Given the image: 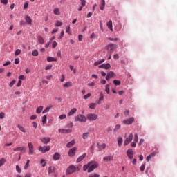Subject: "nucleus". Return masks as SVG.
Listing matches in <instances>:
<instances>
[{
    "label": "nucleus",
    "mask_w": 177,
    "mask_h": 177,
    "mask_svg": "<svg viewBox=\"0 0 177 177\" xmlns=\"http://www.w3.org/2000/svg\"><path fill=\"white\" fill-rule=\"evenodd\" d=\"M16 171L18 172V174L21 173V169H20V167H19V165H16Z\"/></svg>",
    "instance_id": "obj_52"
},
{
    "label": "nucleus",
    "mask_w": 177,
    "mask_h": 177,
    "mask_svg": "<svg viewBox=\"0 0 177 177\" xmlns=\"http://www.w3.org/2000/svg\"><path fill=\"white\" fill-rule=\"evenodd\" d=\"M113 83L114 85H115L116 86H118V85H121V81H120V80H114L113 81Z\"/></svg>",
    "instance_id": "obj_39"
},
{
    "label": "nucleus",
    "mask_w": 177,
    "mask_h": 177,
    "mask_svg": "<svg viewBox=\"0 0 177 177\" xmlns=\"http://www.w3.org/2000/svg\"><path fill=\"white\" fill-rule=\"evenodd\" d=\"M17 128L21 131V132H23V133H26V128H24L23 126L20 124H17Z\"/></svg>",
    "instance_id": "obj_28"
},
{
    "label": "nucleus",
    "mask_w": 177,
    "mask_h": 177,
    "mask_svg": "<svg viewBox=\"0 0 177 177\" xmlns=\"http://www.w3.org/2000/svg\"><path fill=\"white\" fill-rule=\"evenodd\" d=\"M76 151H77L76 147H73L72 149H69L68 153L69 157H74V156H75Z\"/></svg>",
    "instance_id": "obj_11"
},
{
    "label": "nucleus",
    "mask_w": 177,
    "mask_h": 177,
    "mask_svg": "<svg viewBox=\"0 0 177 177\" xmlns=\"http://www.w3.org/2000/svg\"><path fill=\"white\" fill-rule=\"evenodd\" d=\"M75 121H78L79 122H86V117L84 115L79 114L75 118Z\"/></svg>",
    "instance_id": "obj_2"
},
{
    "label": "nucleus",
    "mask_w": 177,
    "mask_h": 177,
    "mask_svg": "<svg viewBox=\"0 0 177 177\" xmlns=\"http://www.w3.org/2000/svg\"><path fill=\"white\" fill-rule=\"evenodd\" d=\"M42 110H44V106L37 107V109H36L37 114H41V113H42Z\"/></svg>",
    "instance_id": "obj_32"
},
{
    "label": "nucleus",
    "mask_w": 177,
    "mask_h": 177,
    "mask_svg": "<svg viewBox=\"0 0 177 177\" xmlns=\"http://www.w3.org/2000/svg\"><path fill=\"white\" fill-rule=\"evenodd\" d=\"M82 6L84 7L86 5V1L85 0H80Z\"/></svg>",
    "instance_id": "obj_57"
},
{
    "label": "nucleus",
    "mask_w": 177,
    "mask_h": 177,
    "mask_svg": "<svg viewBox=\"0 0 177 177\" xmlns=\"http://www.w3.org/2000/svg\"><path fill=\"white\" fill-rule=\"evenodd\" d=\"M37 40L40 45H44L45 44V39H44V37H42V36H38Z\"/></svg>",
    "instance_id": "obj_23"
},
{
    "label": "nucleus",
    "mask_w": 177,
    "mask_h": 177,
    "mask_svg": "<svg viewBox=\"0 0 177 177\" xmlns=\"http://www.w3.org/2000/svg\"><path fill=\"white\" fill-rule=\"evenodd\" d=\"M53 13H54V15L59 16V15H60V9L59 8H54Z\"/></svg>",
    "instance_id": "obj_29"
},
{
    "label": "nucleus",
    "mask_w": 177,
    "mask_h": 177,
    "mask_svg": "<svg viewBox=\"0 0 177 177\" xmlns=\"http://www.w3.org/2000/svg\"><path fill=\"white\" fill-rule=\"evenodd\" d=\"M30 167V160H27L26 163L24 166V169H27Z\"/></svg>",
    "instance_id": "obj_46"
},
{
    "label": "nucleus",
    "mask_w": 177,
    "mask_h": 177,
    "mask_svg": "<svg viewBox=\"0 0 177 177\" xmlns=\"http://www.w3.org/2000/svg\"><path fill=\"white\" fill-rule=\"evenodd\" d=\"M127 155L129 160H132V158H133V150H132V149H129L127 151Z\"/></svg>",
    "instance_id": "obj_13"
},
{
    "label": "nucleus",
    "mask_w": 177,
    "mask_h": 177,
    "mask_svg": "<svg viewBox=\"0 0 177 177\" xmlns=\"http://www.w3.org/2000/svg\"><path fill=\"white\" fill-rule=\"evenodd\" d=\"M106 26L108 27V28H109V30L111 31H113V21L111 20H110L107 24Z\"/></svg>",
    "instance_id": "obj_27"
},
{
    "label": "nucleus",
    "mask_w": 177,
    "mask_h": 177,
    "mask_svg": "<svg viewBox=\"0 0 177 177\" xmlns=\"http://www.w3.org/2000/svg\"><path fill=\"white\" fill-rule=\"evenodd\" d=\"M3 118H5V113L1 112L0 113V119L3 120Z\"/></svg>",
    "instance_id": "obj_58"
},
{
    "label": "nucleus",
    "mask_w": 177,
    "mask_h": 177,
    "mask_svg": "<svg viewBox=\"0 0 177 177\" xmlns=\"http://www.w3.org/2000/svg\"><path fill=\"white\" fill-rule=\"evenodd\" d=\"M62 26H63V23L62 22L57 21L55 24V27H62Z\"/></svg>",
    "instance_id": "obj_51"
},
{
    "label": "nucleus",
    "mask_w": 177,
    "mask_h": 177,
    "mask_svg": "<svg viewBox=\"0 0 177 177\" xmlns=\"http://www.w3.org/2000/svg\"><path fill=\"white\" fill-rule=\"evenodd\" d=\"M97 168V163L94 162L93 163L91 162V164L88 166V174H91V172H93V170L96 169Z\"/></svg>",
    "instance_id": "obj_5"
},
{
    "label": "nucleus",
    "mask_w": 177,
    "mask_h": 177,
    "mask_svg": "<svg viewBox=\"0 0 177 177\" xmlns=\"http://www.w3.org/2000/svg\"><path fill=\"white\" fill-rule=\"evenodd\" d=\"M74 172H75V166L71 165L67 168L66 175H71V174H74Z\"/></svg>",
    "instance_id": "obj_3"
},
{
    "label": "nucleus",
    "mask_w": 177,
    "mask_h": 177,
    "mask_svg": "<svg viewBox=\"0 0 177 177\" xmlns=\"http://www.w3.org/2000/svg\"><path fill=\"white\" fill-rule=\"evenodd\" d=\"M91 96H92V94L88 93L87 95H85L83 97V99H84V100H86L87 99H89V97H91Z\"/></svg>",
    "instance_id": "obj_44"
},
{
    "label": "nucleus",
    "mask_w": 177,
    "mask_h": 177,
    "mask_svg": "<svg viewBox=\"0 0 177 177\" xmlns=\"http://www.w3.org/2000/svg\"><path fill=\"white\" fill-rule=\"evenodd\" d=\"M97 147L98 148L100 151H102V150H104V149H106V143L100 144L97 142Z\"/></svg>",
    "instance_id": "obj_15"
},
{
    "label": "nucleus",
    "mask_w": 177,
    "mask_h": 177,
    "mask_svg": "<svg viewBox=\"0 0 177 177\" xmlns=\"http://www.w3.org/2000/svg\"><path fill=\"white\" fill-rule=\"evenodd\" d=\"M15 84H16V80H12L10 84H9V86L10 88H12V86H13V85H15Z\"/></svg>",
    "instance_id": "obj_50"
},
{
    "label": "nucleus",
    "mask_w": 177,
    "mask_h": 177,
    "mask_svg": "<svg viewBox=\"0 0 177 177\" xmlns=\"http://www.w3.org/2000/svg\"><path fill=\"white\" fill-rule=\"evenodd\" d=\"M60 157H62V155H60L59 152H55L53 156V160H54V161H59Z\"/></svg>",
    "instance_id": "obj_14"
},
{
    "label": "nucleus",
    "mask_w": 177,
    "mask_h": 177,
    "mask_svg": "<svg viewBox=\"0 0 177 177\" xmlns=\"http://www.w3.org/2000/svg\"><path fill=\"white\" fill-rule=\"evenodd\" d=\"M113 158L114 156H104L103 158V161H104L105 162H109V161H113Z\"/></svg>",
    "instance_id": "obj_18"
},
{
    "label": "nucleus",
    "mask_w": 177,
    "mask_h": 177,
    "mask_svg": "<svg viewBox=\"0 0 177 177\" xmlns=\"http://www.w3.org/2000/svg\"><path fill=\"white\" fill-rule=\"evenodd\" d=\"M56 172V167H50L48 170V175H50V174H53Z\"/></svg>",
    "instance_id": "obj_21"
},
{
    "label": "nucleus",
    "mask_w": 177,
    "mask_h": 177,
    "mask_svg": "<svg viewBox=\"0 0 177 177\" xmlns=\"http://www.w3.org/2000/svg\"><path fill=\"white\" fill-rule=\"evenodd\" d=\"M41 140L42 143H44V145H48V143H49V142H50V138L44 137V138H41Z\"/></svg>",
    "instance_id": "obj_19"
},
{
    "label": "nucleus",
    "mask_w": 177,
    "mask_h": 177,
    "mask_svg": "<svg viewBox=\"0 0 177 177\" xmlns=\"http://www.w3.org/2000/svg\"><path fill=\"white\" fill-rule=\"evenodd\" d=\"M5 162H6V160L4 158L0 159V168L2 165H5Z\"/></svg>",
    "instance_id": "obj_38"
},
{
    "label": "nucleus",
    "mask_w": 177,
    "mask_h": 177,
    "mask_svg": "<svg viewBox=\"0 0 177 177\" xmlns=\"http://www.w3.org/2000/svg\"><path fill=\"white\" fill-rule=\"evenodd\" d=\"M118 145L120 147H121V146H122V137L118 138Z\"/></svg>",
    "instance_id": "obj_33"
},
{
    "label": "nucleus",
    "mask_w": 177,
    "mask_h": 177,
    "mask_svg": "<svg viewBox=\"0 0 177 177\" xmlns=\"http://www.w3.org/2000/svg\"><path fill=\"white\" fill-rule=\"evenodd\" d=\"M75 113H77V109L73 108V109L71 110V111L68 112V117H71V115H74Z\"/></svg>",
    "instance_id": "obj_24"
},
{
    "label": "nucleus",
    "mask_w": 177,
    "mask_h": 177,
    "mask_svg": "<svg viewBox=\"0 0 177 177\" xmlns=\"http://www.w3.org/2000/svg\"><path fill=\"white\" fill-rule=\"evenodd\" d=\"M111 67V65H110L109 63L107 64H102L99 66V68H104L105 70H109Z\"/></svg>",
    "instance_id": "obj_16"
},
{
    "label": "nucleus",
    "mask_w": 177,
    "mask_h": 177,
    "mask_svg": "<svg viewBox=\"0 0 177 177\" xmlns=\"http://www.w3.org/2000/svg\"><path fill=\"white\" fill-rule=\"evenodd\" d=\"M114 77H115V73H114V71H109L106 76V81H110V80H111V78H114Z\"/></svg>",
    "instance_id": "obj_9"
},
{
    "label": "nucleus",
    "mask_w": 177,
    "mask_h": 177,
    "mask_svg": "<svg viewBox=\"0 0 177 177\" xmlns=\"http://www.w3.org/2000/svg\"><path fill=\"white\" fill-rule=\"evenodd\" d=\"M28 146L29 149L28 154L30 156H32V154H34V145L32 144V142H28Z\"/></svg>",
    "instance_id": "obj_10"
},
{
    "label": "nucleus",
    "mask_w": 177,
    "mask_h": 177,
    "mask_svg": "<svg viewBox=\"0 0 177 177\" xmlns=\"http://www.w3.org/2000/svg\"><path fill=\"white\" fill-rule=\"evenodd\" d=\"M10 61H7L6 63L3 64V67H6V66H9L10 64Z\"/></svg>",
    "instance_id": "obj_63"
},
{
    "label": "nucleus",
    "mask_w": 177,
    "mask_h": 177,
    "mask_svg": "<svg viewBox=\"0 0 177 177\" xmlns=\"http://www.w3.org/2000/svg\"><path fill=\"white\" fill-rule=\"evenodd\" d=\"M66 117H67V115H66V114L60 115L59 120H64V119H66Z\"/></svg>",
    "instance_id": "obj_60"
},
{
    "label": "nucleus",
    "mask_w": 177,
    "mask_h": 177,
    "mask_svg": "<svg viewBox=\"0 0 177 177\" xmlns=\"http://www.w3.org/2000/svg\"><path fill=\"white\" fill-rule=\"evenodd\" d=\"M133 139V134L130 133L129 136L124 141V146H128Z\"/></svg>",
    "instance_id": "obj_4"
},
{
    "label": "nucleus",
    "mask_w": 177,
    "mask_h": 177,
    "mask_svg": "<svg viewBox=\"0 0 177 177\" xmlns=\"http://www.w3.org/2000/svg\"><path fill=\"white\" fill-rule=\"evenodd\" d=\"M108 40L109 41H112V42H117V41H120V39L109 37Z\"/></svg>",
    "instance_id": "obj_40"
},
{
    "label": "nucleus",
    "mask_w": 177,
    "mask_h": 177,
    "mask_svg": "<svg viewBox=\"0 0 177 177\" xmlns=\"http://www.w3.org/2000/svg\"><path fill=\"white\" fill-rule=\"evenodd\" d=\"M89 136V132H85L82 134V139H88V137Z\"/></svg>",
    "instance_id": "obj_37"
},
{
    "label": "nucleus",
    "mask_w": 177,
    "mask_h": 177,
    "mask_svg": "<svg viewBox=\"0 0 177 177\" xmlns=\"http://www.w3.org/2000/svg\"><path fill=\"white\" fill-rule=\"evenodd\" d=\"M40 164H42L43 168H44V167H46V162L45 161V159H41L40 161Z\"/></svg>",
    "instance_id": "obj_41"
},
{
    "label": "nucleus",
    "mask_w": 177,
    "mask_h": 177,
    "mask_svg": "<svg viewBox=\"0 0 177 177\" xmlns=\"http://www.w3.org/2000/svg\"><path fill=\"white\" fill-rule=\"evenodd\" d=\"M134 142H137L139 140V137L138 136V133L134 134V138H133Z\"/></svg>",
    "instance_id": "obj_47"
},
{
    "label": "nucleus",
    "mask_w": 177,
    "mask_h": 177,
    "mask_svg": "<svg viewBox=\"0 0 177 177\" xmlns=\"http://www.w3.org/2000/svg\"><path fill=\"white\" fill-rule=\"evenodd\" d=\"M20 53H21V50L20 49H17L15 52V56H19V55H20Z\"/></svg>",
    "instance_id": "obj_45"
},
{
    "label": "nucleus",
    "mask_w": 177,
    "mask_h": 177,
    "mask_svg": "<svg viewBox=\"0 0 177 177\" xmlns=\"http://www.w3.org/2000/svg\"><path fill=\"white\" fill-rule=\"evenodd\" d=\"M90 149L91 153H93V151L95 150V143H93V145L90 147Z\"/></svg>",
    "instance_id": "obj_56"
},
{
    "label": "nucleus",
    "mask_w": 177,
    "mask_h": 177,
    "mask_svg": "<svg viewBox=\"0 0 177 177\" xmlns=\"http://www.w3.org/2000/svg\"><path fill=\"white\" fill-rule=\"evenodd\" d=\"M38 150H39V151H41V153L45 154V153H46L47 151H49V150H50V146H44V147L39 146Z\"/></svg>",
    "instance_id": "obj_6"
},
{
    "label": "nucleus",
    "mask_w": 177,
    "mask_h": 177,
    "mask_svg": "<svg viewBox=\"0 0 177 177\" xmlns=\"http://www.w3.org/2000/svg\"><path fill=\"white\" fill-rule=\"evenodd\" d=\"M97 118V115L95 113H89L87 115V120L88 121H96V119Z\"/></svg>",
    "instance_id": "obj_7"
},
{
    "label": "nucleus",
    "mask_w": 177,
    "mask_h": 177,
    "mask_svg": "<svg viewBox=\"0 0 177 177\" xmlns=\"http://www.w3.org/2000/svg\"><path fill=\"white\" fill-rule=\"evenodd\" d=\"M91 164H92V162H89L87 165H85L84 167H83V171H87L88 172V169H89V165H91Z\"/></svg>",
    "instance_id": "obj_31"
},
{
    "label": "nucleus",
    "mask_w": 177,
    "mask_h": 177,
    "mask_svg": "<svg viewBox=\"0 0 177 177\" xmlns=\"http://www.w3.org/2000/svg\"><path fill=\"white\" fill-rule=\"evenodd\" d=\"M46 118H47L46 115H44L42 117V123H43V124H46Z\"/></svg>",
    "instance_id": "obj_49"
},
{
    "label": "nucleus",
    "mask_w": 177,
    "mask_h": 177,
    "mask_svg": "<svg viewBox=\"0 0 177 177\" xmlns=\"http://www.w3.org/2000/svg\"><path fill=\"white\" fill-rule=\"evenodd\" d=\"M58 132L60 133H71L73 132V130L71 129H58Z\"/></svg>",
    "instance_id": "obj_12"
},
{
    "label": "nucleus",
    "mask_w": 177,
    "mask_h": 177,
    "mask_svg": "<svg viewBox=\"0 0 177 177\" xmlns=\"http://www.w3.org/2000/svg\"><path fill=\"white\" fill-rule=\"evenodd\" d=\"M99 96H100V98H99L100 101L104 100V95H103L102 92L100 93V95Z\"/></svg>",
    "instance_id": "obj_43"
},
{
    "label": "nucleus",
    "mask_w": 177,
    "mask_h": 177,
    "mask_svg": "<svg viewBox=\"0 0 177 177\" xmlns=\"http://www.w3.org/2000/svg\"><path fill=\"white\" fill-rule=\"evenodd\" d=\"M105 92L109 95L110 93V84H106L105 86Z\"/></svg>",
    "instance_id": "obj_36"
},
{
    "label": "nucleus",
    "mask_w": 177,
    "mask_h": 177,
    "mask_svg": "<svg viewBox=\"0 0 177 177\" xmlns=\"http://www.w3.org/2000/svg\"><path fill=\"white\" fill-rule=\"evenodd\" d=\"M25 21H26V24H28V26H31V24H32V19H31V17H30L28 15L25 16Z\"/></svg>",
    "instance_id": "obj_17"
},
{
    "label": "nucleus",
    "mask_w": 177,
    "mask_h": 177,
    "mask_svg": "<svg viewBox=\"0 0 177 177\" xmlns=\"http://www.w3.org/2000/svg\"><path fill=\"white\" fill-rule=\"evenodd\" d=\"M85 157H86V153H83L82 156L78 157V158L76 160V162H81V161H82V160H84Z\"/></svg>",
    "instance_id": "obj_22"
},
{
    "label": "nucleus",
    "mask_w": 177,
    "mask_h": 177,
    "mask_svg": "<svg viewBox=\"0 0 177 177\" xmlns=\"http://www.w3.org/2000/svg\"><path fill=\"white\" fill-rule=\"evenodd\" d=\"M50 110V108L47 107L44 110H43L42 113L43 114H46V113H49Z\"/></svg>",
    "instance_id": "obj_48"
},
{
    "label": "nucleus",
    "mask_w": 177,
    "mask_h": 177,
    "mask_svg": "<svg viewBox=\"0 0 177 177\" xmlns=\"http://www.w3.org/2000/svg\"><path fill=\"white\" fill-rule=\"evenodd\" d=\"M106 6V1L101 0V4L100 6V10H104V7Z\"/></svg>",
    "instance_id": "obj_25"
},
{
    "label": "nucleus",
    "mask_w": 177,
    "mask_h": 177,
    "mask_svg": "<svg viewBox=\"0 0 177 177\" xmlns=\"http://www.w3.org/2000/svg\"><path fill=\"white\" fill-rule=\"evenodd\" d=\"M1 3H3V5H8V0H1Z\"/></svg>",
    "instance_id": "obj_62"
},
{
    "label": "nucleus",
    "mask_w": 177,
    "mask_h": 177,
    "mask_svg": "<svg viewBox=\"0 0 177 177\" xmlns=\"http://www.w3.org/2000/svg\"><path fill=\"white\" fill-rule=\"evenodd\" d=\"M89 109H91V110L96 109V104L91 103L89 106Z\"/></svg>",
    "instance_id": "obj_42"
},
{
    "label": "nucleus",
    "mask_w": 177,
    "mask_h": 177,
    "mask_svg": "<svg viewBox=\"0 0 177 177\" xmlns=\"http://www.w3.org/2000/svg\"><path fill=\"white\" fill-rule=\"evenodd\" d=\"M117 48H118V45L113 43H110L106 46L108 53H113V52H114Z\"/></svg>",
    "instance_id": "obj_1"
},
{
    "label": "nucleus",
    "mask_w": 177,
    "mask_h": 177,
    "mask_svg": "<svg viewBox=\"0 0 177 177\" xmlns=\"http://www.w3.org/2000/svg\"><path fill=\"white\" fill-rule=\"evenodd\" d=\"M145 168H146V166L145 165V164H143L140 166V169L141 172H143V171H145Z\"/></svg>",
    "instance_id": "obj_59"
},
{
    "label": "nucleus",
    "mask_w": 177,
    "mask_h": 177,
    "mask_svg": "<svg viewBox=\"0 0 177 177\" xmlns=\"http://www.w3.org/2000/svg\"><path fill=\"white\" fill-rule=\"evenodd\" d=\"M52 67H53L52 64H48L45 67V70H51Z\"/></svg>",
    "instance_id": "obj_55"
},
{
    "label": "nucleus",
    "mask_w": 177,
    "mask_h": 177,
    "mask_svg": "<svg viewBox=\"0 0 177 177\" xmlns=\"http://www.w3.org/2000/svg\"><path fill=\"white\" fill-rule=\"evenodd\" d=\"M88 177H100V176L96 174H91L88 176Z\"/></svg>",
    "instance_id": "obj_54"
},
{
    "label": "nucleus",
    "mask_w": 177,
    "mask_h": 177,
    "mask_svg": "<svg viewBox=\"0 0 177 177\" xmlns=\"http://www.w3.org/2000/svg\"><path fill=\"white\" fill-rule=\"evenodd\" d=\"M47 62H57V59H56L53 57H48Z\"/></svg>",
    "instance_id": "obj_34"
},
{
    "label": "nucleus",
    "mask_w": 177,
    "mask_h": 177,
    "mask_svg": "<svg viewBox=\"0 0 177 177\" xmlns=\"http://www.w3.org/2000/svg\"><path fill=\"white\" fill-rule=\"evenodd\" d=\"M74 145H75V140H72L71 141H70L66 144V147L68 148L72 147V146H74Z\"/></svg>",
    "instance_id": "obj_26"
},
{
    "label": "nucleus",
    "mask_w": 177,
    "mask_h": 177,
    "mask_svg": "<svg viewBox=\"0 0 177 177\" xmlns=\"http://www.w3.org/2000/svg\"><path fill=\"white\" fill-rule=\"evenodd\" d=\"M64 88H70L73 86V84L71 82H67L63 85Z\"/></svg>",
    "instance_id": "obj_30"
},
{
    "label": "nucleus",
    "mask_w": 177,
    "mask_h": 177,
    "mask_svg": "<svg viewBox=\"0 0 177 177\" xmlns=\"http://www.w3.org/2000/svg\"><path fill=\"white\" fill-rule=\"evenodd\" d=\"M14 151H24L26 153V147H18L14 149Z\"/></svg>",
    "instance_id": "obj_20"
},
{
    "label": "nucleus",
    "mask_w": 177,
    "mask_h": 177,
    "mask_svg": "<svg viewBox=\"0 0 177 177\" xmlns=\"http://www.w3.org/2000/svg\"><path fill=\"white\" fill-rule=\"evenodd\" d=\"M28 8V2L26 1L24 5V9H27Z\"/></svg>",
    "instance_id": "obj_64"
},
{
    "label": "nucleus",
    "mask_w": 177,
    "mask_h": 177,
    "mask_svg": "<svg viewBox=\"0 0 177 177\" xmlns=\"http://www.w3.org/2000/svg\"><path fill=\"white\" fill-rule=\"evenodd\" d=\"M32 55L33 56H38V50H35L32 52Z\"/></svg>",
    "instance_id": "obj_53"
},
{
    "label": "nucleus",
    "mask_w": 177,
    "mask_h": 177,
    "mask_svg": "<svg viewBox=\"0 0 177 177\" xmlns=\"http://www.w3.org/2000/svg\"><path fill=\"white\" fill-rule=\"evenodd\" d=\"M135 121V118L133 117H131L129 119H126L123 120V124L125 125H131V124H133Z\"/></svg>",
    "instance_id": "obj_8"
},
{
    "label": "nucleus",
    "mask_w": 177,
    "mask_h": 177,
    "mask_svg": "<svg viewBox=\"0 0 177 177\" xmlns=\"http://www.w3.org/2000/svg\"><path fill=\"white\" fill-rule=\"evenodd\" d=\"M57 46V42L56 41H53V44H52V48L53 49H55V48H56Z\"/></svg>",
    "instance_id": "obj_61"
},
{
    "label": "nucleus",
    "mask_w": 177,
    "mask_h": 177,
    "mask_svg": "<svg viewBox=\"0 0 177 177\" xmlns=\"http://www.w3.org/2000/svg\"><path fill=\"white\" fill-rule=\"evenodd\" d=\"M121 128V124H116L113 129V133H115Z\"/></svg>",
    "instance_id": "obj_35"
}]
</instances>
